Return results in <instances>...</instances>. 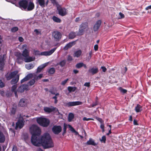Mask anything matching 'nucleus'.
<instances>
[{
  "instance_id": "obj_36",
  "label": "nucleus",
  "mask_w": 151,
  "mask_h": 151,
  "mask_svg": "<svg viewBox=\"0 0 151 151\" xmlns=\"http://www.w3.org/2000/svg\"><path fill=\"white\" fill-rule=\"evenodd\" d=\"M63 132L62 133V135L64 136L65 134L66 133V130L67 128V125L64 123L63 125Z\"/></svg>"
},
{
  "instance_id": "obj_30",
  "label": "nucleus",
  "mask_w": 151,
  "mask_h": 151,
  "mask_svg": "<svg viewBox=\"0 0 151 151\" xmlns=\"http://www.w3.org/2000/svg\"><path fill=\"white\" fill-rule=\"evenodd\" d=\"M34 67V65L32 63H28L25 65V67L28 70L32 69Z\"/></svg>"
},
{
  "instance_id": "obj_16",
  "label": "nucleus",
  "mask_w": 151,
  "mask_h": 151,
  "mask_svg": "<svg viewBox=\"0 0 151 151\" xmlns=\"http://www.w3.org/2000/svg\"><path fill=\"white\" fill-rule=\"evenodd\" d=\"M77 40L70 42L68 44H67L63 48V49L65 50H68L69 48H70L73 45H75L76 44V41Z\"/></svg>"
},
{
  "instance_id": "obj_17",
  "label": "nucleus",
  "mask_w": 151,
  "mask_h": 151,
  "mask_svg": "<svg viewBox=\"0 0 151 151\" xmlns=\"http://www.w3.org/2000/svg\"><path fill=\"white\" fill-rule=\"evenodd\" d=\"M55 108L51 106L50 107H45L44 108V111L47 113H50L55 110Z\"/></svg>"
},
{
  "instance_id": "obj_19",
  "label": "nucleus",
  "mask_w": 151,
  "mask_h": 151,
  "mask_svg": "<svg viewBox=\"0 0 151 151\" xmlns=\"http://www.w3.org/2000/svg\"><path fill=\"white\" fill-rule=\"evenodd\" d=\"M35 7V5L32 1H30L28 4L27 8V10L30 11L32 10Z\"/></svg>"
},
{
  "instance_id": "obj_13",
  "label": "nucleus",
  "mask_w": 151,
  "mask_h": 151,
  "mask_svg": "<svg viewBox=\"0 0 151 151\" xmlns=\"http://www.w3.org/2000/svg\"><path fill=\"white\" fill-rule=\"evenodd\" d=\"M82 103L79 101L69 102L66 104V105L68 107H70L78 105H81Z\"/></svg>"
},
{
  "instance_id": "obj_34",
  "label": "nucleus",
  "mask_w": 151,
  "mask_h": 151,
  "mask_svg": "<svg viewBox=\"0 0 151 151\" xmlns=\"http://www.w3.org/2000/svg\"><path fill=\"white\" fill-rule=\"evenodd\" d=\"M23 56L25 57H28L29 56V52H28V50L26 49L23 51L22 54Z\"/></svg>"
},
{
  "instance_id": "obj_63",
  "label": "nucleus",
  "mask_w": 151,
  "mask_h": 151,
  "mask_svg": "<svg viewBox=\"0 0 151 151\" xmlns=\"http://www.w3.org/2000/svg\"><path fill=\"white\" fill-rule=\"evenodd\" d=\"M133 124L134 125H138L137 121V120L134 119V120Z\"/></svg>"
},
{
  "instance_id": "obj_27",
  "label": "nucleus",
  "mask_w": 151,
  "mask_h": 151,
  "mask_svg": "<svg viewBox=\"0 0 151 151\" xmlns=\"http://www.w3.org/2000/svg\"><path fill=\"white\" fill-rule=\"evenodd\" d=\"M76 36V33L75 32H72L69 34V38L70 39H73Z\"/></svg>"
},
{
  "instance_id": "obj_26",
  "label": "nucleus",
  "mask_w": 151,
  "mask_h": 151,
  "mask_svg": "<svg viewBox=\"0 0 151 151\" xmlns=\"http://www.w3.org/2000/svg\"><path fill=\"white\" fill-rule=\"evenodd\" d=\"M82 53V51L81 50H78L76 51L74 54L73 56L74 57H79L81 55Z\"/></svg>"
},
{
  "instance_id": "obj_18",
  "label": "nucleus",
  "mask_w": 151,
  "mask_h": 151,
  "mask_svg": "<svg viewBox=\"0 0 151 151\" xmlns=\"http://www.w3.org/2000/svg\"><path fill=\"white\" fill-rule=\"evenodd\" d=\"M19 75L17 74L11 81V83L12 84H14L17 83L19 79Z\"/></svg>"
},
{
  "instance_id": "obj_51",
  "label": "nucleus",
  "mask_w": 151,
  "mask_h": 151,
  "mask_svg": "<svg viewBox=\"0 0 151 151\" xmlns=\"http://www.w3.org/2000/svg\"><path fill=\"white\" fill-rule=\"evenodd\" d=\"M68 79L67 78L64 81H63L61 83V84L62 85H64L67 83L68 81Z\"/></svg>"
},
{
  "instance_id": "obj_23",
  "label": "nucleus",
  "mask_w": 151,
  "mask_h": 151,
  "mask_svg": "<svg viewBox=\"0 0 151 151\" xmlns=\"http://www.w3.org/2000/svg\"><path fill=\"white\" fill-rule=\"evenodd\" d=\"M142 110V106L139 104H137L135 108V110L137 113L140 112Z\"/></svg>"
},
{
  "instance_id": "obj_29",
  "label": "nucleus",
  "mask_w": 151,
  "mask_h": 151,
  "mask_svg": "<svg viewBox=\"0 0 151 151\" xmlns=\"http://www.w3.org/2000/svg\"><path fill=\"white\" fill-rule=\"evenodd\" d=\"M37 2L42 7H43L45 6V2L44 0H38Z\"/></svg>"
},
{
  "instance_id": "obj_54",
  "label": "nucleus",
  "mask_w": 151,
  "mask_h": 151,
  "mask_svg": "<svg viewBox=\"0 0 151 151\" xmlns=\"http://www.w3.org/2000/svg\"><path fill=\"white\" fill-rule=\"evenodd\" d=\"M73 59L72 58V57L70 55H69L68 56V58H67V60L68 61H70L73 60Z\"/></svg>"
},
{
  "instance_id": "obj_25",
  "label": "nucleus",
  "mask_w": 151,
  "mask_h": 151,
  "mask_svg": "<svg viewBox=\"0 0 151 151\" xmlns=\"http://www.w3.org/2000/svg\"><path fill=\"white\" fill-rule=\"evenodd\" d=\"M47 65L46 64H43L42 65H41L39 66L37 69V73H38L40 72L42 69L45 68L46 66Z\"/></svg>"
},
{
  "instance_id": "obj_28",
  "label": "nucleus",
  "mask_w": 151,
  "mask_h": 151,
  "mask_svg": "<svg viewBox=\"0 0 151 151\" xmlns=\"http://www.w3.org/2000/svg\"><path fill=\"white\" fill-rule=\"evenodd\" d=\"M5 139V138L2 132L0 131V142H4Z\"/></svg>"
},
{
  "instance_id": "obj_24",
  "label": "nucleus",
  "mask_w": 151,
  "mask_h": 151,
  "mask_svg": "<svg viewBox=\"0 0 151 151\" xmlns=\"http://www.w3.org/2000/svg\"><path fill=\"white\" fill-rule=\"evenodd\" d=\"M87 145H93L94 146L96 145L97 144L95 143V142L91 138H90L89 140L87 141L86 142Z\"/></svg>"
},
{
  "instance_id": "obj_9",
  "label": "nucleus",
  "mask_w": 151,
  "mask_h": 151,
  "mask_svg": "<svg viewBox=\"0 0 151 151\" xmlns=\"http://www.w3.org/2000/svg\"><path fill=\"white\" fill-rule=\"evenodd\" d=\"M28 4V2L27 0H22L19 1V4L20 8H22L24 9H26Z\"/></svg>"
},
{
  "instance_id": "obj_48",
  "label": "nucleus",
  "mask_w": 151,
  "mask_h": 151,
  "mask_svg": "<svg viewBox=\"0 0 151 151\" xmlns=\"http://www.w3.org/2000/svg\"><path fill=\"white\" fill-rule=\"evenodd\" d=\"M96 119L98 121H99L100 123H103L104 122V121L102 120V119L100 118H99L98 117H96Z\"/></svg>"
},
{
  "instance_id": "obj_37",
  "label": "nucleus",
  "mask_w": 151,
  "mask_h": 151,
  "mask_svg": "<svg viewBox=\"0 0 151 151\" xmlns=\"http://www.w3.org/2000/svg\"><path fill=\"white\" fill-rule=\"evenodd\" d=\"M49 74H53L55 72V69L54 68H51L49 69L48 71Z\"/></svg>"
},
{
  "instance_id": "obj_64",
  "label": "nucleus",
  "mask_w": 151,
  "mask_h": 151,
  "mask_svg": "<svg viewBox=\"0 0 151 151\" xmlns=\"http://www.w3.org/2000/svg\"><path fill=\"white\" fill-rule=\"evenodd\" d=\"M0 94L2 96H4V92L3 91L0 90Z\"/></svg>"
},
{
  "instance_id": "obj_4",
  "label": "nucleus",
  "mask_w": 151,
  "mask_h": 151,
  "mask_svg": "<svg viewBox=\"0 0 151 151\" xmlns=\"http://www.w3.org/2000/svg\"><path fill=\"white\" fill-rule=\"evenodd\" d=\"M88 24L87 22H85L82 23L79 26L78 32L77 35L80 36L83 35L86 29L88 28Z\"/></svg>"
},
{
  "instance_id": "obj_31",
  "label": "nucleus",
  "mask_w": 151,
  "mask_h": 151,
  "mask_svg": "<svg viewBox=\"0 0 151 151\" xmlns=\"http://www.w3.org/2000/svg\"><path fill=\"white\" fill-rule=\"evenodd\" d=\"M52 19L54 22L57 23H60L61 21L60 19L55 16H53Z\"/></svg>"
},
{
  "instance_id": "obj_61",
  "label": "nucleus",
  "mask_w": 151,
  "mask_h": 151,
  "mask_svg": "<svg viewBox=\"0 0 151 151\" xmlns=\"http://www.w3.org/2000/svg\"><path fill=\"white\" fill-rule=\"evenodd\" d=\"M20 42H22L24 41V39L21 37H19L18 38Z\"/></svg>"
},
{
  "instance_id": "obj_12",
  "label": "nucleus",
  "mask_w": 151,
  "mask_h": 151,
  "mask_svg": "<svg viewBox=\"0 0 151 151\" xmlns=\"http://www.w3.org/2000/svg\"><path fill=\"white\" fill-rule=\"evenodd\" d=\"M24 124V120L23 118L19 119L16 123V128L19 127V129H21Z\"/></svg>"
},
{
  "instance_id": "obj_49",
  "label": "nucleus",
  "mask_w": 151,
  "mask_h": 151,
  "mask_svg": "<svg viewBox=\"0 0 151 151\" xmlns=\"http://www.w3.org/2000/svg\"><path fill=\"white\" fill-rule=\"evenodd\" d=\"M104 123H101L100 125V128L102 129V132H104Z\"/></svg>"
},
{
  "instance_id": "obj_1",
  "label": "nucleus",
  "mask_w": 151,
  "mask_h": 151,
  "mask_svg": "<svg viewBox=\"0 0 151 151\" xmlns=\"http://www.w3.org/2000/svg\"><path fill=\"white\" fill-rule=\"evenodd\" d=\"M30 130L32 134L31 142L33 145L40 146L41 145L45 149L54 147L53 142L49 133H45L40 138L41 129L35 125H32L30 128Z\"/></svg>"
},
{
  "instance_id": "obj_59",
  "label": "nucleus",
  "mask_w": 151,
  "mask_h": 151,
  "mask_svg": "<svg viewBox=\"0 0 151 151\" xmlns=\"http://www.w3.org/2000/svg\"><path fill=\"white\" fill-rule=\"evenodd\" d=\"M12 151H17V147L16 146H14Z\"/></svg>"
},
{
  "instance_id": "obj_21",
  "label": "nucleus",
  "mask_w": 151,
  "mask_h": 151,
  "mask_svg": "<svg viewBox=\"0 0 151 151\" xmlns=\"http://www.w3.org/2000/svg\"><path fill=\"white\" fill-rule=\"evenodd\" d=\"M17 106L16 105L14 104L13 107L10 110V114L11 115H14L15 114L17 109Z\"/></svg>"
},
{
  "instance_id": "obj_7",
  "label": "nucleus",
  "mask_w": 151,
  "mask_h": 151,
  "mask_svg": "<svg viewBox=\"0 0 151 151\" xmlns=\"http://www.w3.org/2000/svg\"><path fill=\"white\" fill-rule=\"evenodd\" d=\"M52 36L55 40L57 41H59L62 37L61 33L58 31H55L52 33Z\"/></svg>"
},
{
  "instance_id": "obj_20",
  "label": "nucleus",
  "mask_w": 151,
  "mask_h": 151,
  "mask_svg": "<svg viewBox=\"0 0 151 151\" xmlns=\"http://www.w3.org/2000/svg\"><path fill=\"white\" fill-rule=\"evenodd\" d=\"M32 76H33L32 74L30 73L28 74L27 76H25V77H24L21 81V83H22L24 82L27 81L30 78H32Z\"/></svg>"
},
{
  "instance_id": "obj_42",
  "label": "nucleus",
  "mask_w": 151,
  "mask_h": 151,
  "mask_svg": "<svg viewBox=\"0 0 151 151\" xmlns=\"http://www.w3.org/2000/svg\"><path fill=\"white\" fill-rule=\"evenodd\" d=\"M119 89L120 90V92L121 93H127V91L126 90L123 88L121 87H120L119 88Z\"/></svg>"
},
{
  "instance_id": "obj_56",
  "label": "nucleus",
  "mask_w": 151,
  "mask_h": 151,
  "mask_svg": "<svg viewBox=\"0 0 151 151\" xmlns=\"http://www.w3.org/2000/svg\"><path fill=\"white\" fill-rule=\"evenodd\" d=\"M101 68L102 69V71L104 72H106L107 70L106 68L104 66H101Z\"/></svg>"
},
{
  "instance_id": "obj_50",
  "label": "nucleus",
  "mask_w": 151,
  "mask_h": 151,
  "mask_svg": "<svg viewBox=\"0 0 151 151\" xmlns=\"http://www.w3.org/2000/svg\"><path fill=\"white\" fill-rule=\"evenodd\" d=\"M5 86L4 83L2 81V80L0 79V87L3 88Z\"/></svg>"
},
{
  "instance_id": "obj_46",
  "label": "nucleus",
  "mask_w": 151,
  "mask_h": 151,
  "mask_svg": "<svg viewBox=\"0 0 151 151\" xmlns=\"http://www.w3.org/2000/svg\"><path fill=\"white\" fill-rule=\"evenodd\" d=\"M42 74H40L37 77H35L34 78L36 80L40 79L42 77Z\"/></svg>"
},
{
  "instance_id": "obj_45",
  "label": "nucleus",
  "mask_w": 151,
  "mask_h": 151,
  "mask_svg": "<svg viewBox=\"0 0 151 151\" xmlns=\"http://www.w3.org/2000/svg\"><path fill=\"white\" fill-rule=\"evenodd\" d=\"M17 85H13L12 88V92H14L16 91V89L17 88Z\"/></svg>"
},
{
  "instance_id": "obj_3",
  "label": "nucleus",
  "mask_w": 151,
  "mask_h": 151,
  "mask_svg": "<svg viewBox=\"0 0 151 151\" xmlns=\"http://www.w3.org/2000/svg\"><path fill=\"white\" fill-rule=\"evenodd\" d=\"M56 48L57 47L54 48L49 51H44L41 53L38 50H34V52L35 55L49 56L52 54L55 51Z\"/></svg>"
},
{
  "instance_id": "obj_8",
  "label": "nucleus",
  "mask_w": 151,
  "mask_h": 151,
  "mask_svg": "<svg viewBox=\"0 0 151 151\" xmlns=\"http://www.w3.org/2000/svg\"><path fill=\"white\" fill-rule=\"evenodd\" d=\"M18 72L17 71H14L10 73H7L5 75V77L7 80H9L14 77L17 74Z\"/></svg>"
},
{
  "instance_id": "obj_47",
  "label": "nucleus",
  "mask_w": 151,
  "mask_h": 151,
  "mask_svg": "<svg viewBox=\"0 0 151 151\" xmlns=\"http://www.w3.org/2000/svg\"><path fill=\"white\" fill-rule=\"evenodd\" d=\"M83 121H89V120H93V119L92 118H87L86 117H84L83 118Z\"/></svg>"
},
{
  "instance_id": "obj_52",
  "label": "nucleus",
  "mask_w": 151,
  "mask_h": 151,
  "mask_svg": "<svg viewBox=\"0 0 151 151\" xmlns=\"http://www.w3.org/2000/svg\"><path fill=\"white\" fill-rule=\"evenodd\" d=\"M23 59H17V62L19 64H21L23 63Z\"/></svg>"
},
{
  "instance_id": "obj_53",
  "label": "nucleus",
  "mask_w": 151,
  "mask_h": 151,
  "mask_svg": "<svg viewBox=\"0 0 151 151\" xmlns=\"http://www.w3.org/2000/svg\"><path fill=\"white\" fill-rule=\"evenodd\" d=\"M52 4L53 5H57L58 4L57 2L56 1V0H50Z\"/></svg>"
},
{
  "instance_id": "obj_32",
  "label": "nucleus",
  "mask_w": 151,
  "mask_h": 151,
  "mask_svg": "<svg viewBox=\"0 0 151 151\" xmlns=\"http://www.w3.org/2000/svg\"><path fill=\"white\" fill-rule=\"evenodd\" d=\"M35 58L34 59H33L31 57H29L27 58H26L24 59V61L25 62L28 63L34 60Z\"/></svg>"
},
{
  "instance_id": "obj_5",
  "label": "nucleus",
  "mask_w": 151,
  "mask_h": 151,
  "mask_svg": "<svg viewBox=\"0 0 151 151\" xmlns=\"http://www.w3.org/2000/svg\"><path fill=\"white\" fill-rule=\"evenodd\" d=\"M57 9L58 11V14L61 16H65L68 14V10L64 7L59 6L57 7Z\"/></svg>"
},
{
  "instance_id": "obj_15",
  "label": "nucleus",
  "mask_w": 151,
  "mask_h": 151,
  "mask_svg": "<svg viewBox=\"0 0 151 151\" xmlns=\"http://www.w3.org/2000/svg\"><path fill=\"white\" fill-rule=\"evenodd\" d=\"M101 24V21L100 20L97 21L93 27V30L94 32L97 31L100 28Z\"/></svg>"
},
{
  "instance_id": "obj_55",
  "label": "nucleus",
  "mask_w": 151,
  "mask_h": 151,
  "mask_svg": "<svg viewBox=\"0 0 151 151\" xmlns=\"http://www.w3.org/2000/svg\"><path fill=\"white\" fill-rule=\"evenodd\" d=\"M68 126L69 128L71 130L72 132H76L75 130L74 129V128L72 127L70 125H68Z\"/></svg>"
},
{
  "instance_id": "obj_38",
  "label": "nucleus",
  "mask_w": 151,
  "mask_h": 151,
  "mask_svg": "<svg viewBox=\"0 0 151 151\" xmlns=\"http://www.w3.org/2000/svg\"><path fill=\"white\" fill-rule=\"evenodd\" d=\"M35 79L34 78V79L30 80L27 83V85L30 86L33 85L35 82Z\"/></svg>"
},
{
  "instance_id": "obj_11",
  "label": "nucleus",
  "mask_w": 151,
  "mask_h": 151,
  "mask_svg": "<svg viewBox=\"0 0 151 151\" xmlns=\"http://www.w3.org/2000/svg\"><path fill=\"white\" fill-rule=\"evenodd\" d=\"M28 85L27 84H22L18 88L17 91L18 92L22 93L25 90H28Z\"/></svg>"
},
{
  "instance_id": "obj_35",
  "label": "nucleus",
  "mask_w": 151,
  "mask_h": 151,
  "mask_svg": "<svg viewBox=\"0 0 151 151\" xmlns=\"http://www.w3.org/2000/svg\"><path fill=\"white\" fill-rule=\"evenodd\" d=\"M74 118V115L72 113H70L68 115V121L69 122H71L72 119Z\"/></svg>"
},
{
  "instance_id": "obj_43",
  "label": "nucleus",
  "mask_w": 151,
  "mask_h": 151,
  "mask_svg": "<svg viewBox=\"0 0 151 151\" xmlns=\"http://www.w3.org/2000/svg\"><path fill=\"white\" fill-rule=\"evenodd\" d=\"M18 28L17 27H12L11 29V31L12 32H15L18 31Z\"/></svg>"
},
{
  "instance_id": "obj_44",
  "label": "nucleus",
  "mask_w": 151,
  "mask_h": 151,
  "mask_svg": "<svg viewBox=\"0 0 151 151\" xmlns=\"http://www.w3.org/2000/svg\"><path fill=\"white\" fill-rule=\"evenodd\" d=\"M106 137L105 136H103L102 137L101 139H100V141L104 143H105L106 142Z\"/></svg>"
},
{
  "instance_id": "obj_33",
  "label": "nucleus",
  "mask_w": 151,
  "mask_h": 151,
  "mask_svg": "<svg viewBox=\"0 0 151 151\" xmlns=\"http://www.w3.org/2000/svg\"><path fill=\"white\" fill-rule=\"evenodd\" d=\"M76 88V87H75L69 86L68 88V90L70 92L75 91Z\"/></svg>"
},
{
  "instance_id": "obj_57",
  "label": "nucleus",
  "mask_w": 151,
  "mask_h": 151,
  "mask_svg": "<svg viewBox=\"0 0 151 151\" xmlns=\"http://www.w3.org/2000/svg\"><path fill=\"white\" fill-rule=\"evenodd\" d=\"M90 82H86L84 83V86L87 87H89L90 86Z\"/></svg>"
},
{
  "instance_id": "obj_62",
  "label": "nucleus",
  "mask_w": 151,
  "mask_h": 151,
  "mask_svg": "<svg viewBox=\"0 0 151 151\" xmlns=\"http://www.w3.org/2000/svg\"><path fill=\"white\" fill-rule=\"evenodd\" d=\"M98 105V103L97 101H96L95 103L91 105L92 107H94Z\"/></svg>"
},
{
  "instance_id": "obj_40",
  "label": "nucleus",
  "mask_w": 151,
  "mask_h": 151,
  "mask_svg": "<svg viewBox=\"0 0 151 151\" xmlns=\"http://www.w3.org/2000/svg\"><path fill=\"white\" fill-rule=\"evenodd\" d=\"M66 63V60H63L60 62L58 64V65H60L61 67H63L65 64Z\"/></svg>"
},
{
  "instance_id": "obj_6",
  "label": "nucleus",
  "mask_w": 151,
  "mask_h": 151,
  "mask_svg": "<svg viewBox=\"0 0 151 151\" xmlns=\"http://www.w3.org/2000/svg\"><path fill=\"white\" fill-rule=\"evenodd\" d=\"M62 128L60 125H55L52 128L53 132L55 134H59L62 131Z\"/></svg>"
},
{
  "instance_id": "obj_14",
  "label": "nucleus",
  "mask_w": 151,
  "mask_h": 151,
  "mask_svg": "<svg viewBox=\"0 0 151 151\" xmlns=\"http://www.w3.org/2000/svg\"><path fill=\"white\" fill-rule=\"evenodd\" d=\"M88 72L92 75H94L99 72V69L97 67L95 66L90 68L88 70Z\"/></svg>"
},
{
  "instance_id": "obj_2",
  "label": "nucleus",
  "mask_w": 151,
  "mask_h": 151,
  "mask_svg": "<svg viewBox=\"0 0 151 151\" xmlns=\"http://www.w3.org/2000/svg\"><path fill=\"white\" fill-rule=\"evenodd\" d=\"M37 123L41 126L43 127H47L50 123L49 119L44 117H38L36 119Z\"/></svg>"
},
{
  "instance_id": "obj_58",
  "label": "nucleus",
  "mask_w": 151,
  "mask_h": 151,
  "mask_svg": "<svg viewBox=\"0 0 151 151\" xmlns=\"http://www.w3.org/2000/svg\"><path fill=\"white\" fill-rule=\"evenodd\" d=\"M119 15L120 16V18L122 19L124 17V14L122 13L121 12H119Z\"/></svg>"
},
{
  "instance_id": "obj_60",
  "label": "nucleus",
  "mask_w": 151,
  "mask_h": 151,
  "mask_svg": "<svg viewBox=\"0 0 151 151\" xmlns=\"http://www.w3.org/2000/svg\"><path fill=\"white\" fill-rule=\"evenodd\" d=\"M94 49L95 51H97L98 49V46L97 45H96L94 47Z\"/></svg>"
},
{
  "instance_id": "obj_41",
  "label": "nucleus",
  "mask_w": 151,
  "mask_h": 151,
  "mask_svg": "<svg viewBox=\"0 0 151 151\" xmlns=\"http://www.w3.org/2000/svg\"><path fill=\"white\" fill-rule=\"evenodd\" d=\"M83 63H78L76 64V67L77 68H80L83 67Z\"/></svg>"
},
{
  "instance_id": "obj_10",
  "label": "nucleus",
  "mask_w": 151,
  "mask_h": 151,
  "mask_svg": "<svg viewBox=\"0 0 151 151\" xmlns=\"http://www.w3.org/2000/svg\"><path fill=\"white\" fill-rule=\"evenodd\" d=\"M27 99L22 98L20 99L18 104L19 106L24 107L27 105Z\"/></svg>"
},
{
  "instance_id": "obj_39",
  "label": "nucleus",
  "mask_w": 151,
  "mask_h": 151,
  "mask_svg": "<svg viewBox=\"0 0 151 151\" xmlns=\"http://www.w3.org/2000/svg\"><path fill=\"white\" fill-rule=\"evenodd\" d=\"M17 57V59H23V55H22L20 52H18L15 55Z\"/></svg>"
},
{
  "instance_id": "obj_22",
  "label": "nucleus",
  "mask_w": 151,
  "mask_h": 151,
  "mask_svg": "<svg viewBox=\"0 0 151 151\" xmlns=\"http://www.w3.org/2000/svg\"><path fill=\"white\" fill-rule=\"evenodd\" d=\"M4 58H0V70H2L4 67Z\"/></svg>"
}]
</instances>
